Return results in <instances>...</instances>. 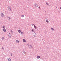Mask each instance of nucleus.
<instances>
[{
	"label": "nucleus",
	"instance_id": "23",
	"mask_svg": "<svg viewBox=\"0 0 61 61\" xmlns=\"http://www.w3.org/2000/svg\"><path fill=\"white\" fill-rule=\"evenodd\" d=\"M38 8H39L40 9V6H39V7H38Z\"/></svg>",
	"mask_w": 61,
	"mask_h": 61
},
{
	"label": "nucleus",
	"instance_id": "17",
	"mask_svg": "<svg viewBox=\"0 0 61 61\" xmlns=\"http://www.w3.org/2000/svg\"><path fill=\"white\" fill-rule=\"evenodd\" d=\"M46 5H49V4H48V3H46Z\"/></svg>",
	"mask_w": 61,
	"mask_h": 61
},
{
	"label": "nucleus",
	"instance_id": "7",
	"mask_svg": "<svg viewBox=\"0 0 61 61\" xmlns=\"http://www.w3.org/2000/svg\"><path fill=\"white\" fill-rule=\"evenodd\" d=\"M1 16H2V17H3V16H4V14H3V13H1Z\"/></svg>",
	"mask_w": 61,
	"mask_h": 61
},
{
	"label": "nucleus",
	"instance_id": "12",
	"mask_svg": "<svg viewBox=\"0 0 61 61\" xmlns=\"http://www.w3.org/2000/svg\"><path fill=\"white\" fill-rule=\"evenodd\" d=\"M18 32L19 33H21V30H18Z\"/></svg>",
	"mask_w": 61,
	"mask_h": 61
},
{
	"label": "nucleus",
	"instance_id": "8",
	"mask_svg": "<svg viewBox=\"0 0 61 61\" xmlns=\"http://www.w3.org/2000/svg\"><path fill=\"white\" fill-rule=\"evenodd\" d=\"M31 31L32 32H33L34 33L35 32V30H34V29H31Z\"/></svg>",
	"mask_w": 61,
	"mask_h": 61
},
{
	"label": "nucleus",
	"instance_id": "13",
	"mask_svg": "<svg viewBox=\"0 0 61 61\" xmlns=\"http://www.w3.org/2000/svg\"><path fill=\"white\" fill-rule=\"evenodd\" d=\"M37 57L38 59H39V58H40V56H37Z\"/></svg>",
	"mask_w": 61,
	"mask_h": 61
},
{
	"label": "nucleus",
	"instance_id": "1",
	"mask_svg": "<svg viewBox=\"0 0 61 61\" xmlns=\"http://www.w3.org/2000/svg\"><path fill=\"white\" fill-rule=\"evenodd\" d=\"M33 35L34 37H36V34L35 32H34L33 34Z\"/></svg>",
	"mask_w": 61,
	"mask_h": 61
},
{
	"label": "nucleus",
	"instance_id": "4",
	"mask_svg": "<svg viewBox=\"0 0 61 61\" xmlns=\"http://www.w3.org/2000/svg\"><path fill=\"white\" fill-rule=\"evenodd\" d=\"M34 5H35V7H38L37 4H36V3H35L34 4Z\"/></svg>",
	"mask_w": 61,
	"mask_h": 61
},
{
	"label": "nucleus",
	"instance_id": "16",
	"mask_svg": "<svg viewBox=\"0 0 61 61\" xmlns=\"http://www.w3.org/2000/svg\"><path fill=\"white\" fill-rule=\"evenodd\" d=\"M51 30H52V31H53V30H54V28H51Z\"/></svg>",
	"mask_w": 61,
	"mask_h": 61
},
{
	"label": "nucleus",
	"instance_id": "20",
	"mask_svg": "<svg viewBox=\"0 0 61 61\" xmlns=\"http://www.w3.org/2000/svg\"><path fill=\"white\" fill-rule=\"evenodd\" d=\"M31 25L32 26H33V25H34V24H32Z\"/></svg>",
	"mask_w": 61,
	"mask_h": 61
},
{
	"label": "nucleus",
	"instance_id": "26",
	"mask_svg": "<svg viewBox=\"0 0 61 61\" xmlns=\"http://www.w3.org/2000/svg\"><path fill=\"white\" fill-rule=\"evenodd\" d=\"M56 8H57V7H56Z\"/></svg>",
	"mask_w": 61,
	"mask_h": 61
},
{
	"label": "nucleus",
	"instance_id": "19",
	"mask_svg": "<svg viewBox=\"0 0 61 61\" xmlns=\"http://www.w3.org/2000/svg\"><path fill=\"white\" fill-rule=\"evenodd\" d=\"M10 31H11V33H13V32L11 30Z\"/></svg>",
	"mask_w": 61,
	"mask_h": 61
},
{
	"label": "nucleus",
	"instance_id": "9",
	"mask_svg": "<svg viewBox=\"0 0 61 61\" xmlns=\"http://www.w3.org/2000/svg\"><path fill=\"white\" fill-rule=\"evenodd\" d=\"M46 22L47 23H49V20H46Z\"/></svg>",
	"mask_w": 61,
	"mask_h": 61
},
{
	"label": "nucleus",
	"instance_id": "3",
	"mask_svg": "<svg viewBox=\"0 0 61 61\" xmlns=\"http://www.w3.org/2000/svg\"><path fill=\"white\" fill-rule=\"evenodd\" d=\"M8 36H9L10 38H11V36H12L11 35V34L10 33H9L8 34Z\"/></svg>",
	"mask_w": 61,
	"mask_h": 61
},
{
	"label": "nucleus",
	"instance_id": "15",
	"mask_svg": "<svg viewBox=\"0 0 61 61\" xmlns=\"http://www.w3.org/2000/svg\"><path fill=\"white\" fill-rule=\"evenodd\" d=\"M2 27L3 28L5 29V25H4Z\"/></svg>",
	"mask_w": 61,
	"mask_h": 61
},
{
	"label": "nucleus",
	"instance_id": "18",
	"mask_svg": "<svg viewBox=\"0 0 61 61\" xmlns=\"http://www.w3.org/2000/svg\"><path fill=\"white\" fill-rule=\"evenodd\" d=\"M20 35H23V32H21L20 34Z\"/></svg>",
	"mask_w": 61,
	"mask_h": 61
},
{
	"label": "nucleus",
	"instance_id": "5",
	"mask_svg": "<svg viewBox=\"0 0 61 61\" xmlns=\"http://www.w3.org/2000/svg\"><path fill=\"white\" fill-rule=\"evenodd\" d=\"M23 42H24V43H25L26 42V40L25 39H24L23 40Z\"/></svg>",
	"mask_w": 61,
	"mask_h": 61
},
{
	"label": "nucleus",
	"instance_id": "2",
	"mask_svg": "<svg viewBox=\"0 0 61 61\" xmlns=\"http://www.w3.org/2000/svg\"><path fill=\"white\" fill-rule=\"evenodd\" d=\"M8 10L9 11H11L12 10V9H11V8L10 7H9L8 8Z\"/></svg>",
	"mask_w": 61,
	"mask_h": 61
},
{
	"label": "nucleus",
	"instance_id": "14",
	"mask_svg": "<svg viewBox=\"0 0 61 61\" xmlns=\"http://www.w3.org/2000/svg\"><path fill=\"white\" fill-rule=\"evenodd\" d=\"M9 61H11V59H10V58H8L7 59Z\"/></svg>",
	"mask_w": 61,
	"mask_h": 61
},
{
	"label": "nucleus",
	"instance_id": "24",
	"mask_svg": "<svg viewBox=\"0 0 61 61\" xmlns=\"http://www.w3.org/2000/svg\"><path fill=\"white\" fill-rule=\"evenodd\" d=\"M11 56H12V54H11Z\"/></svg>",
	"mask_w": 61,
	"mask_h": 61
},
{
	"label": "nucleus",
	"instance_id": "11",
	"mask_svg": "<svg viewBox=\"0 0 61 61\" xmlns=\"http://www.w3.org/2000/svg\"><path fill=\"white\" fill-rule=\"evenodd\" d=\"M3 31L5 32H6V29H3Z\"/></svg>",
	"mask_w": 61,
	"mask_h": 61
},
{
	"label": "nucleus",
	"instance_id": "22",
	"mask_svg": "<svg viewBox=\"0 0 61 61\" xmlns=\"http://www.w3.org/2000/svg\"><path fill=\"white\" fill-rule=\"evenodd\" d=\"M9 18V20H10V19H11V18H10L9 17H8Z\"/></svg>",
	"mask_w": 61,
	"mask_h": 61
},
{
	"label": "nucleus",
	"instance_id": "6",
	"mask_svg": "<svg viewBox=\"0 0 61 61\" xmlns=\"http://www.w3.org/2000/svg\"><path fill=\"white\" fill-rule=\"evenodd\" d=\"M16 43L18 44V43H19V41H18V40H16Z\"/></svg>",
	"mask_w": 61,
	"mask_h": 61
},
{
	"label": "nucleus",
	"instance_id": "25",
	"mask_svg": "<svg viewBox=\"0 0 61 61\" xmlns=\"http://www.w3.org/2000/svg\"><path fill=\"white\" fill-rule=\"evenodd\" d=\"M60 8L61 10V7H60Z\"/></svg>",
	"mask_w": 61,
	"mask_h": 61
},
{
	"label": "nucleus",
	"instance_id": "21",
	"mask_svg": "<svg viewBox=\"0 0 61 61\" xmlns=\"http://www.w3.org/2000/svg\"><path fill=\"white\" fill-rule=\"evenodd\" d=\"M21 16H22V17H24V15H22Z\"/></svg>",
	"mask_w": 61,
	"mask_h": 61
},
{
	"label": "nucleus",
	"instance_id": "10",
	"mask_svg": "<svg viewBox=\"0 0 61 61\" xmlns=\"http://www.w3.org/2000/svg\"><path fill=\"white\" fill-rule=\"evenodd\" d=\"M34 26L35 28L36 29H37V27H36V25H34Z\"/></svg>",
	"mask_w": 61,
	"mask_h": 61
}]
</instances>
